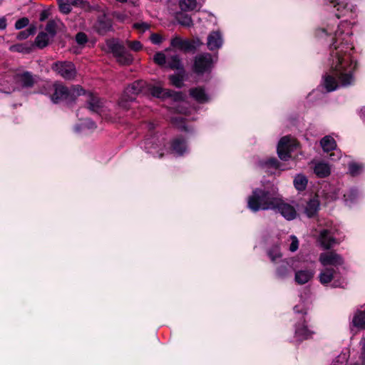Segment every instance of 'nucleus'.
<instances>
[{
	"label": "nucleus",
	"mask_w": 365,
	"mask_h": 365,
	"mask_svg": "<svg viewBox=\"0 0 365 365\" xmlns=\"http://www.w3.org/2000/svg\"><path fill=\"white\" fill-rule=\"evenodd\" d=\"M150 39L151 42L155 45L161 43L163 41L162 36L160 34L155 33L151 34Z\"/></svg>",
	"instance_id": "nucleus-51"
},
{
	"label": "nucleus",
	"mask_w": 365,
	"mask_h": 365,
	"mask_svg": "<svg viewBox=\"0 0 365 365\" xmlns=\"http://www.w3.org/2000/svg\"><path fill=\"white\" fill-rule=\"evenodd\" d=\"M116 1L118 2H120V3H125L128 0H115Z\"/></svg>",
	"instance_id": "nucleus-59"
},
{
	"label": "nucleus",
	"mask_w": 365,
	"mask_h": 365,
	"mask_svg": "<svg viewBox=\"0 0 365 365\" xmlns=\"http://www.w3.org/2000/svg\"><path fill=\"white\" fill-rule=\"evenodd\" d=\"M171 46L174 48L184 51H194L196 48V45L194 41L187 39H183L180 37L175 36L171 40Z\"/></svg>",
	"instance_id": "nucleus-22"
},
{
	"label": "nucleus",
	"mask_w": 365,
	"mask_h": 365,
	"mask_svg": "<svg viewBox=\"0 0 365 365\" xmlns=\"http://www.w3.org/2000/svg\"><path fill=\"white\" fill-rule=\"evenodd\" d=\"M86 91L78 86L73 87L72 89L68 90L62 85H55V91L51 96V101L54 103H57L63 100H73L75 97L84 95Z\"/></svg>",
	"instance_id": "nucleus-6"
},
{
	"label": "nucleus",
	"mask_w": 365,
	"mask_h": 365,
	"mask_svg": "<svg viewBox=\"0 0 365 365\" xmlns=\"http://www.w3.org/2000/svg\"><path fill=\"white\" fill-rule=\"evenodd\" d=\"M96 128V123L91 119H86L83 122L74 127L76 133H82L86 130H93Z\"/></svg>",
	"instance_id": "nucleus-33"
},
{
	"label": "nucleus",
	"mask_w": 365,
	"mask_h": 365,
	"mask_svg": "<svg viewBox=\"0 0 365 365\" xmlns=\"http://www.w3.org/2000/svg\"><path fill=\"white\" fill-rule=\"evenodd\" d=\"M190 95L198 103H205L209 101L210 97L202 88L198 87L190 90Z\"/></svg>",
	"instance_id": "nucleus-29"
},
{
	"label": "nucleus",
	"mask_w": 365,
	"mask_h": 365,
	"mask_svg": "<svg viewBox=\"0 0 365 365\" xmlns=\"http://www.w3.org/2000/svg\"><path fill=\"white\" fill-rule=\"evenodd\" d=\"M350 193H351V195H355L356 193V190L352 189V190H350Z\"/></svg>",
	"instance_id": "nucleus-57"
},
{
	"label": "nucleus",
	"mask_w": 365,
	"mask_h": 365,
	"mask_svg": "<svg viewBox=\"0 0 365 365\" xmlns=\"http://www.w3.org/2000/svg\"><path fill=\"white\" fill-rule=\"evenodd\" d=\"M6 19L5 17L0 18V30H4L6 28Z\"/></svg>",
	"instance_id": "nucleus-55"
},
{
	"label": "nucleus",
	"mask_w": 365,
	"mask_h": 365,
	"mask_svg": "<svg viewBox=\"0 0 365 365\" xmlns=\"http://www.w3.org/2000/svg\"><path fill=\"white\" fill-rule=\"evenodd\" d=\"M294 260L293 259L281 260L279 264L276 269V274L280 279H284L288 277L292 270H294L293 267Z\"/></svg>",
	"instance_id": "nucleus-20"
},
{
	"label": "nucleus",
	"mask_w": 365,
	"mask_h": 365,
	"mask_svg": "<svg viewBox=\"0 0 365 365\" xmlns=\"http://www.w3.org/2000/svg\"><path fill=\"white\" fill-rule=\"evenodd\" d=\"M177 96L180 97L181 96V93H178Z\"/></svg>",
	"instance_id": "nucleus-60"
},
{
	"label": "nucleus",
	"mask_w": 365,
	"mask_h": 365,
	"mask_svg": "<svg viewBox=\"0 0 365 365\" xmlns=\"http://www.w3.org/2000/svg\"><path fill=\"white\" fill-rule=\"evenodd\" d=\"M268 255L273 262H277V259L282 257V254L279 250V247L278 246H274L272 247L268 251Z\"/></svg>",
	"instance_id": "nucleus-42"
},
{
	"label": "nucleus",
	"mask_w": 365,
	"mask_h": 365,
	"mask_svg": "<svg viewBox=\"0 0 365 365\" xmlns=\"http://www.w3.org/2000/svg\"><path fill=\"white\" fill-rule=\"evenodd\" d=\"M351 34V24L347 21H341L334 31V40L330 46L329 65V73L323 78V86L327 92H331L339 87H346L353 84V72L356 63L351 58L352 46L349 43Z\"/></svg>",
	"instance_id": "nucleus-1"
},
{
	"label": "nucleus",
	"mask_w": 365,
	"mask_h": 365,
	"mask_svg": "<svg viewBox=\"0 0 365 365\" xmlns=\"http://www.w3.org/2000/svg\"><path fill=\"white\" fill-rule=\"evenodd\" d=\"M146 86V83L143 81H136L130 84L125 89L119 101V106L123 109H129V103L134 101L136 96L143 92Z\"/></svg>",
	"instance_id": "nucleus-4"
},
{
	"label": "nucleus",
	"mask_w": 365,
	"mask_h": 365,
	"mask_svg": "<svg viewBox=\"0 0 365 365\" xmlns=\"http://www.w3.org/2000/svg\"><path fill=\"white\" fill-rule=\"evenodd\" d=\"M177 20L180 25L184 26L190 27L193 24L192 18L187 14H178L177 16Z\"/></svg>",
	"instance_id": "nucleus-41"
},
{
	"label": "nucleus",
	"mask_w": 365,
	"mask_h": 365,
	"mask_svg": "<svg viewBox=\"0 0 365 365\" xmlns=\"http://www.w3.org/2000/svg\"><path fill=\"white\" fill-rule=\"evenodd\" d=\"M354 365H358V364H354Z\"/></svg>",
	"instance_id": "nucleus-61"
},
{
	"label": "nucleus",
	"mask_w": 365,
	"mask_h": 365,
	"mask_svg": "<svg viewBox=\"0 0 365 365\" xmlns=\"http://www.w3.org/2000/svg\"><path fill=\"white\" fill-rule=\"evenodd\" d=\"M113 16L120 22H124L128 19V16L126 14L119 12H115L113 14Z\"/></svg>",
	"instance_id": "nucleus-53"
},
{
	"label": "nucleus",
	"mask_w": 365,
	"mask_h": 365,
	"mask_svg": "<svg viewBox=\"0 0 365 365\" xmlns=\"http://www.w3.org/2000/svg\"><path fill=\"white\" fill-rule=\"evenodd\" d=\"M308 180L304 175L299 174L294 179V185L299 191L304 190L307 187Z\"/></svg>",
	"instance_id": "nucleus-37"
},
{
	"label": "nucleus",
	"mask_w": 365,
	"mask_h": 365,
	"mask_svg": "<svg viewBox=\"0 0 365 365\" xmlns=\"http://www.w3.org/2000/svg\"><path fill=\"white\" fill-rule=\"evenodd\" d=\"M320 145L324 152L328 153L329 151H334L329 156L331 160H338L341 158V153L340 150L336 149V142L332 136L326 135L322 138L320 140Z\"/></svg>",
	"instance_id": "nucleus-13"
},
{
	"label": "nucleus",
	"mask_w": 365,
	"mask_h": 365,
	"mask_svg": "<svg viewBox=\"0 0 365 365\" xmlns=\"http://www.w3.org/2000/svg\"><path fill=\"white\" fill-rule=\"evenodd\" d=\"M133 26L143 32L147 31L150 28V25L145 22L135 23Z\"/></svg>",
	"instance_id": "nucleus-52"
},
{
	"label": "nucleus",
	"mask_w": 365,
	"mask_h": 365,
	"mask_svg": "<svg viewBox=\"0 0 365 365\" xmlns=\"http://www.w3.org/2000/svg\"><path fill=\"white\" fill-rule=\"evenodd\" d=\"M46 19V16L42 14L40 17L41 21H43Z\"/></svg>",
	"instance_id": "nucleus-58"
},
{
	"label": "nucleus",
	"mask_w": 365,
	"mask_h": 365,
	"mask_svg": "<svg viewBox=\"0 0 365 365\" xmlns=\"http://www.w3.org/2000/svg\"><path fill=\"white\" fill-rule=\"evenodd\" d=\"M319 279L322 284L328 285L331 284L333 288L343 286L344 280L338 276V270L334 268L324 267L319 274Z\"/></svg>",
	"instance_id": "nucleus-8"
},
{
	"label": "nucleus",
	"mask_w": 365,
	"mask_h": 365,
	"mask_svg": "<svg viewBox=\"0 0 365 365\" xmlns=\"http://www.w3.org/2000/svg\"><path fill=\"white\" fill-rule=\"evenodd\" d=\"M153 61L159 66H165L167 63L166 56L163 52H157L153 56Z\"/></svg>",
	"instance_id": "nucleus-46"
},
{
	"label": "nucleus",
	"mask_w": 365,
	"mask_h": 365,
	"mask_svg": "<svg viewBox=\"0 0 365 365\" xmlns=\"http://www.w3.org/2000/svg\"><path fill=\"white\" fill-rule=\"evenodd\" d=\"M147 89L150 93L155 98H165L173 96V91L165 90L159 85H147Z\"/></svg>",
	"instance_id": "nucleus-27"
},
{
	"label": "nucleus",
	"mask_w": 365,
	"mask_h": 365,
	"mask_svg": "<svg viewBox=\"0 0 365 365\" xmlns=\"http://www.w3.org/2000/svg\"><path fill=\"white\" fill-rule=\"evenodd\" d=\"M314 173L318 178H326L331 173V166L324 161L314 162Z\"/></svg>",
	"instance_id": "nucleus-24"
},
{
	"label": "nucleus",
	"mask_w": 365,
	"mask_h": 365,
	"mask_svg": "<svg viewBox=\"0 0 365 365\" xmlns=\"http://www.w3.org/2000/svg\"><path fill=\"white\" fill-rule=\"evenodd\" d=\"M214 61L211 54L208 53L197 55L194 63V71L198 74L210 71Z\"/></svg>",
	"instance_id": "nucleus-12"
},
{
	"label": "nucleus",
	"mask_w": 365,
	"mask_h": 365,
	"mask_svg": "<svg viewBox=\"0 0 365 365\" xmlns=\"http://www.w3.org/2000/svg\"><path fill=\"white\" fill-rule=\"evenodd\" d=\"M172 120L173 123L181 130H183L186 133H191L192 131V128L187 125L185 118L181 117H175Z\"/></svg>",
	"instance_id": "nucleus-38"
},
{
	"label": "nucleus",
	"mask_w": 365,
	"mask_h": 365,
	"mask_svg": "<svg viewBox=\"0 0 365 365\" xmlns=\"http://www.w3.org/2000/svg\"><path fill=\"white\" fill-rule=\"evenodd\" d=\"M294 312L297 314H302V315L306 314V311L301 305H296L294 307ZM302 319L295 324L294 331V339L298 341L309 339L312 337L314 331L308 327L306 321Z\"/></svg>",
	"instance_id": "nucleus-5"
},
{
	"label": "nucleus",
	"mask_w": 365,
	"mask_h": 365,
	"mask_svg": "<svg viewBox=\"0 0 365 365\" xmlns=\"http://www.w3.org/2000/svg\"><path fill=\"white\" fill-rule=\"evenodd\" d=\"M167 66L173 70L182 72L184 70L181 59L178 55L171 56L168 58Z\"/></svg>",
	"instance_id": "nucleus-32"
},
{
	"label": "nucleus",
	"mask_w": 365,
	"mask_h": 365,
	"mask_svg": "<svg viewBox=\"0 0 365 365\" xmlns=\"http://www.w3.org/2000/svg\"><path fill=\"white\" fill-rule=\"evenodd\" d=\"M112 21L106 15L99 16L94 24V29L99 34L104 35L112 29Z\"/></svg>",
	"instance_id": "nucleus-18"
},
{
	"label": "nucleus",
	"mask_w": 365,
	"mask_h": 365,
	"mask_svg": "<svg viewBox=\"0 0 365 365\" xmlns=\"http://www.w3.org/2000/svg\"><path fill=\"white\" fill-rule=\"evenodd\" d=\"M319 201L317 197L310 199L306 204L304 212L307 217H314L319 209Z\"/></svg>",
	"instance_id": "nucleus-30"
},
{
	"label": "nucleus",
	"mask_w": 365,
	"mask_h": 365,
	"mask_svg": "<svg viewBox=\"0 0 365 365\" xmlns=\"http://www.w3.org/2000/svg\"><path fill=\"white\" fill-rule=\"evenodd\" d=\"M223 41L222 35L219 31H212L207 36V46L209 50L214 51L222 46Z\"/></svg>",
	"instance_id": "nucleus-21"
},
{
	"label": "nucleus",
	"mask_w": 365,
	"mask_h": 365,
	"mask_svg": "<svg viewBox=\"0 0 365 365\" xmlns=\"http://www.w3.org/2000/svg\"><path fill=\"white\" fill-rule=\"evenodd\" d=\"M185 71H183L182 72L178 71L177 73L170 76L169 79L172 85L177 88L182 87L183 82L185 80Z\"/></svg>",
	"instance_id": "nucleus-35"
},
{
	"label": "nucleus",
	"mask_w": 365,
	"mask_h": 365,
	"mask_svg": "<svg viewBox=\"0 0 365 365\" xmlns=\"http://www.w3.org/2000/svg\"><path fill=\"white\" fill-rule=\"evenodd\" d=\"M205 0H179V6L183 11L199 10Z\"/></svg>",
	"instance_id": "nucleus-26"
},
{
	"label": "nucleus",
	"mask_w": 365,
	"mask_h": 365,
	"mask_svg": "<svg viewBox=\"0 0 365 365\" xmlns=\"http://www.w3.org/2000/svg\"><path fill=\"white\" fill-rule=\"evenodd\" d=\"M29 20L28 18L24 17L17 20L15 23V29L17 30L21 29L29 25Z\"/></svg>",
	"instance_id": "nucleus-47"
},
{
	"label": "nucleus",
	"mask_w": 365,
	"mask_h": 365,
	"mask_svg": "<svg viewBox=\"0 0 365 365\" xmlns=\"http://www.w3.org/2000/svg\"><path fill=\"white\" fill-rule=\"evenodd\" d=\"M319 262L324 267L339 269V266L344 262L343 258L334 252H323L319 256Z\"/></svg>",
	"instance_id": "nucleus-14"
},
{
	"label": "nucleus",
	"mask_w": 365,
	"mask_h": 365,
	"mask_svg": "<svg viewBox=\"0 0 365 365\" xmlns=\"http://www.w3.org/2000/svg\"><path fill=\"white\" fill-rule=\"evenodd\" d=\"M87 36L82 32H80L76 36V41L78 44L83 45L87 42Z\"/></svg>",
	"instance_id": "nucleus-50"
},
{
	"label": "nucleus",
	"mask_w": 365,
	"mask_h": 365,
	"mask_svg": "<svg viewBox=\"0 0 365 365\" xmlns=\"http://www.w3.org/2000/svg\"><path fill=\"white\" fill-rule=\"evenodd\" d=\"M51 38L47 33L41 31L37 35L35 39L36 46L40 48H43L48 45Z\"/></svg>",
	"instance_id": "nucleus-36"
},
{
	"label": "nucleus",
	"mask_w": 365,
	"mask_h": 365,
	"mask_svg": "<svg viewBox=\"0 0 365 365\" xmlns=\"http://www.w3.org/2000/svg\"><path fill=\"white\" fill-rule=\"evenodd\" d=\"M353 325L359 329H365V309L357 311L352 319Z\"/></svg>",
	"instance_id": "nucleus-34"
},
{
	"label": "nucleus",
	"mask_w": 365,
	"mask_h": 365,
	"mask_svg": "<svg viewBox=\"0 0 365 365\" xmlns=\"http://www.w3.org/2000/svg\"><path fill=\"white\" fill-rule=\"evenodd\" d=\"M314 275L313 269H300L295 272L294 281L298 284H304L307 283Z\"/></svg>",
	"instance_id": "nucleus-23"
},
{
	"label": "nucleus",
	"mask_w": 365,
	"mask_h": 365,
	"mask_svg": "<svg viewBox=\"0 0 365 365\" xmlns=\"http://www.w3.org/2000/svg\"><path fill=\"white\" fill-rule=\"evenodd\" d=\"M331 6L336 8L338 13L336 16L339 19L340 16H345L349 12H352L354 6L345 2L344 0H327Z\"/></svg>",
	"instance_id": "nucleus-17"
},
{
	"label": "nucleus",
	"mask_w": 365,
	"mask_h": 365,
	"mask_svg": "<svg viewBox=\"0 0 365 365\" xmlns=\"http://www.w3.org/2000/svg\"><path fill=\"white\" fill-rule=\"evenodd\" d=\"M171 151L178 156H182L188 153L187 142L182 137L175 138L171 143Z\"/></svg>",
	"instance_id": "nucleus-19"
},
{
	"label": "nucleus",
	"mask_w": 365,
	"mask_h": 365,
	"mask_svg": "<svg viewBox=\"0 0 365 365\" xmlns=\"http://www.w3.org/2000/svg\"><path fill=\"white\" fill-rule=\"evenodd\" d=\"M9 50L12 52H19V53H29L30 49L24 44L19 43L12 45L9 47Z\"/></svg>",
	"instance_id": "nucleus-45"
},
{
	"label": "nucleus",
	"mask_w": 365,
	"mask_h": 365,
	"mask_svg": "<svg viewBox=\"0 0 365 365\" xmlns=\"http://www.w3.org/2000/svg\"><path fill=\"white\" fill-rule=\"evenodd\" d=\"M83 0H58V7L61 13L67 14L72 10V6H78Z\"/></svg>",
	"instance_id": "nucleus-28"
},
{
	"label": "nucleus",
	"mask_w": 365,
	"mask_h": 365,
	"mask_svg": "<svg viewBox=\"0 0 365 365\" xmlns=\"http://www.w3.org/2000/svg\"><path fill=\"white\" fill-rule=\"evenodd\" d=\"M297 146L296 140L289 136H284L280 139L277 145V154L279 158L284 161L288 160L290 153Z\"/></svg>",
	"instance_id": "nucleus-9"
},
{
	"label": "nucleus",
	"mask_w": 365,
	"mask_h": 365,
	"mask_svg": "<svg viewBox=\"0 0 365 365\" xmlns=\"http://www.w3.org/2000/svg\"><path fill=\"white\" fill-rule=\"evenodd\" d=\"M36 32V27L32 26L28 28L27 29L19 32L17 35V39L19 40H24L26 39L30 36H32Z\"/></svg>",
	"instance_id": "nucleus-44"
},
{
	"label": "nucleus",
	"mask_w": 365,
	"mask_h": 365,
	"mask_svg": "<svg viewBox=\"0 0 365 365\" xmlns=\"http://www.w3.org/2000/svg\"><path fill=\"white\" fill-rule=\"evenodd\" d=\"M273 210L279 212L287 220H292L297 215L295 208L292 205L284 202L279 196Z\"/></svg>",
	"instance_id": "nucleus-15"
},
{
	"label": "nucleus",
	"mask_w": 365,
	"mask_h": 365,
	"mask_svg": "<svg viewBox=\"0 0 365 365\" xmlns=\"http://www.w3.org/2000/svg\"><path fill=\"white\" fill-rule=\"evenodd\" d=\"M36 83V78L29 71L16 73L13 77L12 88L4 91L5 93H11L16 89L30 88Z\"/></svg>",
	"instance_id": "nucleus-7"
},
{
	"label": "nucleus",
	"mask_w": 365,
	"mask_h": 365,
	"mask_svg": "<svg viewBox=\"0 0 365 365\" xmlns=\"http://www.w3.org/2000/svg\"><path fill=\"white\" fill-rule=\"evenodd\" d=\"M338 230L335 227L326 228L320 231L318 241L321 246L325 249H329L338 243Z\"/></svg>",
	"instance_id": "nucleus-10"
},
{
	"label": "nucleus",
	"mask_w": 365,
	"mask_h": 365,
	"mask_svg": "<svg viewBox=\"0 0 365 365\" xmlns=\"http://www.w3.org/2000/svg\"><path fill=\"white\" fill-rule=\"evenodd\" d=\"M127 45L134 51H138L142 48V44L138 41H127Z\"/></svg>",
	"instance_id": "nucleus-48"
},
{
	"label": "nucleus",
	"mask_w": 365,
	"mask_h": 365,
	"mask_svg": "<svg viewBox=\"0 0 365 365\" xmlns=\"http://www.w3.org/2000/svg\"><path fill=\"white\" fill-rule=\"evenodd\" d=\"M143 144V148L147 153L158 158H161L163 155V148H161L162 143H160L157 136L145 139Z\"/></svg>",
	"instance_id": "nucleus-16"
},
{
	"label": "nucleus",
	"mask_w": 365,
	"mask_h": 365,
	"mask_svg": "<svg viewBox=\"0 0 365 365\" xmlns=\"http://www.w3.org/2000/svg\"><path fill=\"white\" fill-rule=\"evenodd\" d=\"M278 195L264 189L257 188L247 198V207L252 212L274 210Z\"/></svg>",
	"instance_id": "nucleus-2"
},
{
	"label": "nucleus",
	"mask_w": 365,
	"mask_h": 365,
	"mask_svg": "<svg viewBox=\"0 0 365 365\" xmlns=\"http://www.w3.org/2000/svg\"><path fill=\"white\" fill-rule=\"evenodd\" d=\"M52 69L66 80H72L76 76L74 64L70 61H58L53 64Z\"/></svg>",
	"instance_id": "nucleus-11"
},
{
	"label": "nucleus",
	"mask_w": 365,
	"mask_h": 365,
	"mask_svg": "<svg viewBox=\"0 0 365 365\" xmlns=\"http://www.w3.org/2000/svg\"><path fill=\"white\" fill-rule=\"evenodd\" d=\"M333 31V29L330 28L329 26H327V29H321L317 31V35L319 37H324L328 35H331V33Z\"/></svg>",
	"instance_id": "nucleus-49"
},
{
	"label": "nucleus",
	"mask_w": 365,
	"mask_h": 365,
	"mask_svg": "<svg viewBox=\"0 0 365 365\" xmlns=\"http://www.w3.org/2000/svg\"><path fill=\"white\" fill-rule=\"evenodd\" d=\"M57 22L56 21H49L45 28L46 33L51 37L53 38L56 33Z\"/></svg>",
	"instance_id": "nucleus-43"
},
{
	"label": "nucleus",
	"mask_w": 365,
	"mask_h": 365,
	"mask_svg": "<svg viewBox=\"0 0 365 365\" xmlns=\"http://www.w3.org/2000/svg\"><path fill=\"white\" fill-rule=\"evenodd\" d=\"M107 46L110 52L116 58L120 65H130L133 61V56L126 50L125 47L118 40L112 39L107 41Z\"/></svg>",
	"instance_id": "nucleus-3"
},
{
	"label": "nucleus",
	"mask_w": 365,
	"mask_h": 365,
	"mask_svg": "<svg viewBox=\"0 0 365 365\" xmlns=\"http://www.w3.org/2000/svg\"><path fill=\"white\" fill-rule=\"evenodd\" d=\"M259 165L263 168H275L280 170H284L287 168L282 167V164L276 158H269L259 162Z\"/></svg>",
	"instance_id": "nucleus-31"
},
{
	"label": "nucleus",
	"mask_w": 365,
	"mask_h": 365,
	"mask_svg": "<svg viewBox=\"0 0 365 365\" xmlns=\"http://www.w3.org/2000/svg\"><path fill=\"white\" fill-rule=\"evenodd\" d=\"M348 171L351 176H357L364 171V166L362 164L351 162L349 163Z\"/></svg>",
	"instance_id": "nucleus-39"
},
{
	"label": "nucleus",
	"mask_w": 365,
	"mask_h": 365,
	"mask_svg": "<svg viewBox=\"0 0 365 365\" xmlns=\"http://www.w3.org/2000/svg\"><path fill=\"white\" fill-rule=\"evenodd\" d=\"M361 358L362 359V361L364 364H365V337L362 339L361 341Z\"/></svg>",
	"instance_id": "nucleus-54"
},
{
	"label": "nucleus",
	"mask_w": 365,
	"mask_h": 365,
	"mask_svg": "<svg viewBox=\"0 0 365 365\" xmlns=\"http://www.w3.org/2000/svg\"><path fill=\"white\" fill-rule=\"evenodd\" d=\"M286 243H289V245H287L288 250L292 252H296L299 248V242L295 235H292L289 236Z\"/></svg>",
	"instance_id": "nucleus-40"
},
{
	"label": "nucleus",
	"mask_w": 365,
	"mask_h": 365,
	"mask_svg": "<svg viewBox=\"0 0 365 365\" xmlns=\"http://www.w3.org/2000/svg\"><path fill=\"white\" fill-rule=\"evenodd\" d=\"M343 359L344 361H346V354L340 355L338 356V359L336 362H339L340 359Z\"/></svg>",
	"instance_id": "nucleus-56"
},
{
	"label": "nucleus",
	"mask_w": 365,
	"mask_h": 365,
	"mask_svg": "<svg viewBox=\"0 0 365 365\" xmlns=\"http://www.w3.org/2000/svg\"><path fill=\"white\" fill-rule=\"evenodd\" d=\"M86 101L91 111L100 113L103 110V102L97 96L89 93Z\"/></svg>",
	"instance_id": "nucleus-25"
}]
</instances>
